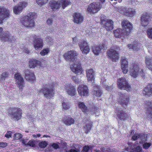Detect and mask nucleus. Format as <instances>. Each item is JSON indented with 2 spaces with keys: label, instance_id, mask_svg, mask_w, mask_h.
Returning a JSON list of instances; mask_svg holds the SVG:
<instances>
[{
  "label": "nucleus",
  "instance_id": "obj_9",
  "mask_svg": "<svg viewBox=\"0 0 152 152\" xmlns=\"http://www.w3.org/2000/svg\"><path fill=\"white\" fill-rule=\"evenodd\" d=\"M79 47L82 53L87 54L90 51L88 44L86 39H82L78 43Z\"/></svg>",
  "mask_w": 152,
  "mask_h": 152
},
{
  "label": "nucleus",
  "instance_id": "obj_48",
  "mask_svg": "<svg viewBox=\"0 0 152 152\" xmlns=\"http://www.w3.org/2000/svg\"><path fill=\"white\" fill-rule=\"evenodd\" d=\"M37 0L36 2L37 4L39 6H42L43 4L46 3L48 1V0Z\"/></svg>",
  "mask_w": 152,
  "mask_h": 152
},
{
  "label": "nucleus",
  "instance_id": "obj_38",
  "mask_svg": "<svg viewBox=\"0 0 152 152\" xmlns=\"http://www.w3.org/2000/svg\"><path fill=\"white\" fill-rule=\"evenodd\" d=\"M77 104L79 108H80L83 112L86 113L87 108L84 102H78Z\"/></svg>",
  "mask_w": 152,
  "mask_h": 152
},
{
  "label": "nucleus",
  "instance_id": "obj_37",
  "mask_svg": "<svg viewBox=\"0 0 152 152\" xmlns=\"http://www.w3.org/2000/svg\"><path fill=\"white\" fill-rule=\"evenodd\" d=\"M91 126V122L89 121L86 122V124L84 125L83 128V130L86 133H88L90 131Z\"/></svg>",
  "mask_w": 152,
  "mask_h": 152
},
{
  "label": "nucleus",
  "instance_id": "obj_55",
  "mask_svg": "<svg viewBox=\"0 0 152 152\" xmlns=\"http://www.w3.org/2000/svg\"><path fill=\"white\" fill-rule=\"evenodd\" d=\"M90 147L88 146H86L84 147L83 149L82 152H88V151L90 149Z\"/></svg>",
  "mask_w": 152,
  "mask_h": 152
},
{
  "label": "nucleus",
  "instance_id": "obj_3",
  "mask_svg": "<svg viewBox=\"0 0 152 152\" xmlns=\"http://www.w3.org/2000/svg\"><path fill=\"white\" fill-rule=\"evenodd\" d=\"M71 4V2L69 0H61L60 1H51L50 3L51 8L53 10H55L58 9L61 6L63 9L69 5Z\"/></svg>",
  "mask_w": 152,
  "mask_h": 152
},
{
  "label": "nucleus",
  "instance_id": "obj_2",
  "mask_svg": "<svg viewBox=\"0 0 152 152\" xmlns=\"http://www.w3.org/2000/svg\"><path fill=\"white\" fill-rule=\"evenodd\" d=\"M34 12H29L27 15H22L20 18V22L25 27L32 28L34 26V23L33 19L36 16Z\"/></svg>",
  "mask_w": 152,
  "mask_h": 152
},
{
  "label": "nucleus",
  "instance_id": "obj_13",
  "mask_svg": "<svg viewBox=\"0 0 152 152\" xmlns=\"http://www.w3.org/2000/svg\"><path fill=\"white\" fill-rule=\"evenodd\" d=\"M10 15V11L7 9L3 7H0V23L6 19Z\"/></svg>",
  "mask_w": 152,
  "mask_h": 152
},
{
  "label": "nucleus",
  "instance_id": "obj_28",
  "mask_svg": "<svg viewBox=\"0 0 152 152\" xmlns=\"http://www.w3.org/2000/svg\"><path fill=\"white\" fill-rule=\"evenodd\" d=\"M146 108L147 109L146 114L148 117H152V101H146L145 103Z\"/></svg>",
  "mask_w": 152,
  "mask_h": 152
},
{
  "label": "nucleus",
  "instance_id": "obj_51",
  "mask_svg": "<svg viewBox=\"0 0 152 152\" xmlns=\"http://www.w3.org/2000/svg\"><path fill=\"white\" fill-rule=\"evenodd\" d=\"M47 143L46 142H42L39 143V146L42 148H45L47 145Z\"/></svg>",
  "mask_w": 152,
  "mask_h": 152
},
{
  "label": "nucleus",
  "instance_id": "obj_30",
  "mask_svg": "<svg viewBox=\"0 0 152 152\" xmlns=\"http://www.w3.org/2000/svg\"><path fill=\"white\" fill-rule=\"evenodd\" d=\"M144 96L147 97L152 95V84H149L145 87L142 92Z\"/></svg>",
  "mask_w": 152,
  "mask_h": 152
},
{
  "label": "nucleus",
  "instance_id": "obj_46",
  "mask_svg": "<svg viewBox=\"0 0 152 152\" xmlns=\"http://www.w3.org/2000/svg\"><path fill=\"white\" fill-rule=\"evenodd\" d=\"M152 145L150 142H145L143 145V148L145 149H148Z\"/></svg>",
  "mask_w": 152,
  "mask_h": 152
},
{
  "label": "nucleus",
  "instance_id": "obj_44",
  "mask_svg": "<svg viewBox=\"0 0 152 152\" xmlns=\"http://www.w3.org/2000/svg\"><path fill=\"white\" fill-rule=\"evenodd\" d=\"M147 37L150 39H152V28H149L146 31Z\"/></svg>",
  "mask_w": 152,
  "mask_h": 152
},
{
  "label": "nucleus",
  "instance_id": "obj_17",
  "mask_svg": "<svg viewBox=\"0 0 152 152\" xmlns=\"http://www.w3.org/2000/svg\"><path fill=\"white\" fill-rule=\"evenodd\" d=\"M42 91L46 98L50 99L53 97L54 93L53 89L50 87H44Z\"/></svg>",
  "mask_w": 152,
  "mask_h": 152
},
{
  "label": "nucleus",
  "instance_id": "obj_58",
  "mask_svg": "<svg viewBox=\"0 0 152 152\" xmlns=\"http://www.w3.org/2000/svg\"><path fill=\"white\" fill-rule=\"evenodd\" d=\"M33 137L34 138H36L37 137H39L41 136V134H34L32 135Z\"/></svg>",
  "mask_w": 152,
  "mask_h": 152
},
{
  "label": "nucleus",
  "instance_id": "obj_29",
  "mask_svg": "<svg viewBox=\"0 0 152 152\" xmlns=\"http://www.w3.org/2000/svg\"><path fill=\"white\" fill-rule=\"evenodd\" d=\"M73 21L74 23L78 24L83 21V17L80 13H75L73 15Z\"/></svg>",
  "mask_w": 152,
  "mask_h": 152
},
{
  "label": "nucleus",
  "instance_id": "obj_57",
  "mask_svg": "<svg viewBox=\"0 0 152 152\" xmlns=\"http://www.w3.org/2000/svg\"><path fill=\"white\" fill-rule=\"evenodd\" d=\"M53 21L52 19L49 18L47 20V23L49 25H51Z\"/></svg>",
  "mask_w": 152,
  "mask_h": 152
},
{
  "label": "nucleus",
  "instance_id": "obj_26",
  "mask_svg": "<svg viewBox=\"0 0 152 152\" xmlns=\"http://www.w3.org/2000/svg\"><path fill=\"white\" fill-rule=\"evenodd\" d=\"M116 113L117 116L120 120L123 121L128 120L130 118L129 114L125 112L120 111L117 112Z\"/></svg>",
  "mask_w": 152,
  "mask_h": 152
},
{
  "label": "nucleus",
  "instance_id": "obj_52",
  "mask_svg": "<svg viewBox=\"0 0 152 152\" xmlns=\"http://www.w3.org/2000/svg\"><path fill=\"white\" fill-rule=\"evenodd\" d=\"M50 146L54 149H56L58 148L59 146L58 143H54L51 144Z\"/></svg>",
  "mask_w": 152,
  "mask_h": 152
},
{
  "label": "nucleus",
  "instance_id": "obj_1",
  "mask_svg": "<svg viewBox=\"0 0 152 152\" xmlns=\"http://www.w3.org/2000/svg\"><path fill=\"white\" fill-rule=\"evenodd\" d=\"M121 25L123 28V31L121 28H118L113 31V34L116 38H121L123 40L124 36H128L129 35L132 28V24L127 20H123Z\"/></svg>",
  "mask_w": 152,
  "mask_h": 152
},
{
  "label": "nucleus",
  "instance_id": "obj_49",
  "mask_svg": "<svg viewBox=\"0 0 152 152\" xmlns=\"http://www.w3.org/2000/svg\"><path fill=\"white\" fill-rule=\"evenodd\" d=\"M72 78L73 80L75 83L77 84H79L81 82V80L78 79L76 76H72Z\"/></svg>",
  "mask_w": 152,
  "mask_h": 152
},
{
  "label": "nucleus",
  "instance_id": "obj_42",
  "mask_svg": "<svg viewBox=\"0 0 152 152\" xmlns=\"http://www.w3.org/2000/svg\"><path fill=\"white\" fill-rule=\"evenodd\" d=\"M50 50L49 48H44L40 52V54L42 56L47 55L50 53Z\"/></svg>",
  "mask_w": 152,
  "mask_h": 152
},
{
  "label": "nucleus",
  "instance_id": "obj_63",
  "mask_svg": "<svg viewBox=\"0 0 152 152\" xmlns=\"http://www.w3.org/2000/svg\"><path fill=\"white\" fill-rule=\"evenodd\" d=\"M106 89L108 91H110L112 90L110 86L107 87L106 88Z\"/></svg>",
  "mask_w": 152,
  "mask_h": 152
},
{
  "label": "nucleus",
  "instance_id": "obj_4",
  "mask_svg": "<svg viewBox=\"0 0 152 152\" xmlns=\"http://www.w3.org/2000/svg\"><path fill=\"white\" fill-rule=\"evenodd\" d=\"M129 72L130 75L134 78H135L140 75L143 77H144L145 73L142 69L139 68V65L134 64H132L129 67Z\"/></svg>",
  "mask_w": 152,
  "mask_h": 152
},
{
  "label": "nucleus",
  "instance_id": "obj_45",
  "mask_svg": "<svg viewBox=\"0 0 152 152\" xmlns=\"http://www.w3.org/2000/svg\"><path fill=\"white\" fill-rule=\"evenodd\" d=\"M8 73L7 72H4L2 73L0 78V81H1L4 80L5 77H8Z\"/></svg>",
  "mask_w": 152,
  "mask_h": 152
},
{
  "label": "nucleus",
  "instance_id": "obj_8",
  "mask_svg": "<svg viewBox=\"0 0 152 152\" xmlns=\"http://www.w3.org/2000/svg\"><path fill=\"white\" fill-rule=\"evenodd\" d=\"M102 5L99 3L94 2L90 4L86 12L88 13L94 14L99 11L102 7Z\"/></svg>",
  "mask_w": 152,
  "mask_h": 152
},
{
  "label": "nucleus",
  "instance_id": "obj_32",
  "mask_svg": "<svg viewBox=\"0 0 152 152\" xmlns=\"http://www.w3.org/2000/svg\"><path fill=\"white\" fill-rule=\"evenodd\" d=\"M26 79L32 83L34 82L36 79L34 73L32 72H29L25 74Z\"/></svg>",
  "mask_w": 152,
  "mask_h": 152
},
{
  "label": "nucleus",
  "instance_id": "obj_20",
  "mask_svg": "<svg viewBox=\"0 0 152 152\" xmlns=\"http://www.w3.org/2000/svg\"><path fill=\"white\" fill-rule=\"evenodd\" d=\"M105 45L103 43H101L99 45H94L92 47V51L96 56L98 55L102 52L103 49H104Z\"/></svg>",
  "mask_w": 152,
  "mask_h": 152
},
{
  "label": "nucleus",
  "instance_id": "obj_14",
  "mask_svg": "<svg viewBox=\"0 0 152 152\" xmlns=\"http://www.w3.org/2000/svg\"><path fill=\"white\" fill-rule=\"evenodd\" d=\"M33 37L34 39L33 41V45L35 49L38 50L42 49L43 46L42 39L37 35H34Z\"/></svg>",
  "mask_w": 152,
  "mask_h": 152
},
{
  "label": "nucleus",
  "instance_id": "obj_34",
  "mask_svg": "<svg viewBox=\"0 0 152 152\" xmlns=\"http://www.w3.org/2000/svg\"><path fill=\"white\" fill-rule=\"evenodd\" d=\"M40 64V61L33 58L31 59L29 61V66L30 68H34Z\"/></svg>",
  "mask_w": 152,
  "mask_h": 152
},
{
  "label": "nucleus",
  "instance_id": "obj_35",
  "mask_svg": "<svg viewBox=\"0 0 152 152\" xmlns=\"http://www.w3.org/2000/svg\"><path fill=\"white\" fill-rule=\"evenodd\" d=\"M94 89L93 93L94 96L97 98L100 97L102 95V92L99 88V87L95 84L94 86Z\"/></svg>",
  "mask_w": 152,
  "mask_h": 152
},
{
  "label": "nucleus",
  "instance_id": "obj_53",
  "mask_svg": "<svg viewBox=\"0 0 152 152\" xmlns=\"http://www.w3.org/2000/svg\"><path fill=\"white\" fill-rule=\"evenodd\" d=\"M5 137L7 138H10L12 137V132L11 131H7L5 135Z\"/></svg>",
  "mask_w": 152,
  "mask_h": 152
},
{
  "label": "nucleus",
  "instance_id": "obj_6",
  "mask_svg": "<svg viewBox=\"0 0 152 152\" xmlns=\"http://www.w3.org/2000/svg\"><path fill=\"white\" fill-rule=\"evenodd\" d=\"M78 54L74 50L68 51L63 55L64 58L66 61L74 62L78 61L77 56Z\"/></svg>",
  "mask_w": 152,
  "mask_h": 152
},
{
  "label": "nucleus",
  "instance_id": "obj_27",
  "mask_svg": "<svg viewBox=\"0 0 152 152\" xmlns=\"http://www.w3.org/2000/svg\"><path fill=\"white\" fill-rule=\"evenodd\" d=\"M12 118L15 120H18L20 119L22 116L21 110L20 109H18L13 111L10 114Z\"/></svg>",
  "mask_w": 152,
  "mask_h": 152
},
{
  "label": "nucleus",
  "instance_id": "obj_39",
  "mask_svg": "<svg viewBox=\"0 0 152 152\" xmlns=\"http://www.w3.org/2000/svg\"><path fill=\"white\" fill-rule=\"evenodd\" d=\"M35 141L34 140H30L28 142L24 140H22V143L23 145L26 146L29 145L31 147L35 146Z\"/></svg>",
  "mask_w": 152,
  "mask_h": 152
},
{
  "label": "nucleus",
  "instance_id": "obj_41",
  "mask_svg": "<svg viewBox=\"0 0 152 152\" xmlns=\"http://www.w3.org/2000/svg\"><path fill=\"white\" fill-rule=\"evenodd\" d=\"M22 10L20 6H15L13 9V12L15 14H18L20 13Z\"/></svg>",
  "mask_w": 152,
  "mask_h": 152
},
{
  "label": "nucleus",
  "instance_id": "obj_36",
  "mask_svg": "<svg viewBox=\"0 0 152 152\" xmlns=\"http://www.w3.org/2000/svg\"><path fill=\"white\" fill-rule=\"evenodd\" d=\"M152 58L149 56L145 57V64L147 67L151 71H152Z\"/></svg>",
  "mask_w": 152,
  "mask_h": 152
},
{
  "label": "nucleus",
  "instance_id": "obj_61",
  "mask_svg": "<svg viewBox=\"0 0 152 152\" xmlns=\"http://www.w3.org/2000/svg\"><path fill=\"white\" fill-rule=\"evenodd\" d=\"M77 41V38L76 37H75L73 38V41L74 42L76 43Z\"/></svg>",
  "mask_w": 152,
  "mask_h": 152
},
{
  "label": "nucleus",
  "instance_id": "obj_31",
  "mask_svg": "<svg viewBox=\"0 0 152 152\" xmlns=\"http://www.w3.org/2000/svg\"><path fill=\"white\" fill-rule=\"evenodd\" d=\"M61 102L63 110H66L70 108L71 105L67 98H63L61 100Z\"/></svg>",
  "mask_w": 152,
  "mask_h": 152
},
{
  "label": "nucleus",
  "instance_id": "obj_62",
  "mask_svg": "<svg viewBox=\"0 0 152 152\" xmlns=\"http://www.w3.org/2000/svg\"><path fill=\"white\" fill-rule=\"evenodd\" d=\"M24 51L25 52L27 53H29V50H28V49H27V48H25L24 50Z\"/></svg>",
  "mask_w": 152,
  "mask_h": 152
},
{
  "label": "nucleus",
  "instance_id": "obj_15",
  "mask_svg": "<svg viewBox=\"0 0 152 152\" xmlns=\"http://www.w3.org/2000/svg\"><path fill=\"white\" fill-rule=\"evenodd\" d=\"M129 96L127 94H123L120 96L118 102L123 106H126L129 103Z\"/></svg>",
  "mask_w": 152,
  "mask_h": 152
},
{
  "label": "nucleus",
  "instance_id": "obj_16",
  "mask_svg": "<svg viewBox=\"0 0 152 152\" xmlns=\"http://www.w3.org/2000/svg\"><path fill=\"white\" fill-rule=\"evenodd\" d=\"M65 89L67 94L71 96H74L77 94L75 86L69 84L67 85L65 87Z\"/></svg>",
  "mask_w": 152,
  "mask_h": 152
},
{
  "label": "nucleus",
  "instance_id": "obj_64",
  "mask_svg": "<svg viewBox=\"0 0 152 152\" xmlns=\"http://www.w3.org/2000/svg\"><path fill=\"white\" fill-rule=\"evenodd\" d=\"M127 151H131V152H133L134 151H133V150L132 149V150H129V148H127L126 150Z\"/></svg>",
  "mask_w": 152,
  "mask_h": 152
},
{
  "label": "nucleus",
  "instance_id": "obj_50",
  "mask_svg": "<svg viewBox=\"0 0 152 152\" xmlns=\"http://www.w3.org/2000/svg\"><path fill=\"white\" fill-rule=\"evenodd\" d=\"M22 137V135L19 133H16L14 135V139L15 140H18Z\"/></svg>",
  "mask_w": 152,
  "mask_h": 152
},
{
  "label": "nucleus",
  "instance_id": "obj_12",
  "mask_svg": "<svg viewBox=\"0 0 152 152\" xmlns=\"http://www.w3.org/2000/svg\"><path fill=\"white\" fill-rule=\"evenodd\" d=\"M77 91L78 94L82 97L88 95L89 90L88 87L86 85L83 84L79 85L77 87Z\"/></svg>",
  "mask_w": 152,
  "mask_h": 152
},
{
  "label": "nucleus",
  "instance_id": "obj_22",
  "mask_svg": "<svg viewBox=\"0 0 152 152\" xmlns=\"http://www.w3.org/2000/svg\"><path fill=\"white\" fill-rule=\"evenodd\" d=\"M102 24L107 30H111L113 28V22L111 20L107 19L102 20L101 19Z\"/></svg>",
  "mask_w": 152,
  "mask_h": 152
},
{
  "label": "nucleus",
  "instance_id": "obj_56",
  "mask_svg": "<svg viewBox=\"0 0 152 152\" xmlns=\"http://www.w3.org/2000/svg\"><path fill=\"white\" fill-rule=\"evenodd\" d=\"M7 145V143L6 142H0V148H4Z\"/></svg>",
  "mask_w": 152,
  "mask_h": 152
},
{
  "label": "nucleus",
  "instance_id": "obj_18",
  "mask_svg": "<svg viewBox=\"0 0 152 152\" xmlns=\"http://www.w3.org/2000/svg\"><path fill=\"white\" fill-rule=\"evenodd\" d=\"M127 47L130 50L134 51H138L141 49L142 46L141 43L135 40L131 44L127 45Z\"/></svg>",
  "mask_w": 152,
  "mask_h": 152
},
{
  "label": "nucleus",
  "instance_id": "obj_10",
  "mask_svg": "<svg viewBox=\"0 0 152 152\" xmlns=\"http://www.w3.org/2000/svg\"><path fill=\"white\" fill-rule=\"evenodd\" d=\"M118 11L126 15L132 17L135 14V10L132 8H125L120 6Z\"/></svg>",
  "mask_w": 152,
  "mask_h": 152
},
{
  "label": "nucleus",
  "instance_id": "obj_59",
  "mask_svg": "<svg viewBox=\"0 0 152 152\" xmlns=\"http://www.w3.org/2000/svg\"><path fill=\"white\" fill-rule=\"evenodd\" d=\"M47 42H51L52 40V39L50 37H47L46 39Z\"/></svg>",
  "mask_w": 152,
  "mask_h": 152
},
{
  "label": "nucleus",
  "instance_id": "obj_54",
  "mask_svg": "<svg viewBox=\"0 0 152 152\" xmlns=\"http://www.w3.org/2000/svg\"><path fill=\"white\" fill-rule=\"evenodd\" d=\"M142 151V147L139 146H137L135 148V151L136 152H141Z\"/></svg>",
  "mask_w": 152,
  "mask_h": 152
},
{
  "label": "nucleus",
  "instance_id": "obj_25",
  "mask_svg": "<svg viewBox=\"0 0 152 152\" xmlns=\"http://www.w3.org/2000/svg\"><path fill=\"white\" fill-rule=\"evenodd\" d=\"M150 20V18L147 13L144 14L141 18V25L144 27L147 26L149 23Z\"/></svg>",
  "mask_w": 152,
  "mask_h": 152
},
{
  "label": "nucleus",
  "instance_id": "obj_5",
  "mask_svg": "<svg viewBox=\"0 0 152 152\" xmlns=\"http://www.w3.org/2000/svg\"><path fill=\"white\" fill-rule=\"evenodd\" d=\"M117 84L118 88L121 89L126 90L128 92L131 91V87L124 77L120 78L117 80Z\"/></svg>",
  "mask_w": 152,
  "mask_h": 152
},
{
  "label": "nucleus",
  "instance_id": "obj_11",
  "mask_svg": "<svg viewBox=\"0 0 152 152\" xmlns=\"http://www.w3.org/2000/svg\"><path fill=\"white\" fill-rule=\"evenodd\" d=\"M14 78L20 90L21 91L25 86L24 81L23 77L19 73L17 72L15 74Z\"/></svg>",
  "mask_w": 152,
  "mask_h": 152
},
{
  "label": "nucleus",
  "instance_id": "obj_33",
  "mask_svg": "<svg viewBox=\"0 0 152 152\" xmlns=\"http://www.w3.org/2000/svg\"><path fill=\"white\" fill-rule=\"evenodd\" d=\"M132 138L134 140L139 138L140 140H141V141L140 142V143H142L143 142L147 140L146 138L145 137V135L142 136H140V134H136L133 136L132 137Z\"/></svg>",
  "mask_w": 152,
  "mask_h": 152
},
{
  "label": "nucleus",
  "instance_id": "obj_60",
  "mask_svg": "<svg viewBox=\"0 0 152 152\" xmlns=\"http://www.w3.org/2000/svg\"><path fill=\"white\" fill-rule=\"evenodd\" d=\"M61 144L62 145V146H63V147L64 148H65L67 147L66 146V143L65 142H61Z\"/></svg>",
  "mask_w": 152,
  "mask_h": 152
},
{
  "label": "nucleus",
  "instance_id": "obj_24",
  "mask_svg": "<svg viewBox=\"0 0 152 152\" xmlns=\"http://www.w3.org/2000/svg\"><path fill=\"white\" fill-rule=\"evenodd\" d=\"M12 39L15 40V39H14L12 36L10 35V32H5L0 35V39L2 42L12 41Z\"/></svg>",
  "mask_w": 152,
  "mask_h": 152
},
{
  "label": "nucleus",
  "instance_id": "obj_43",
  "mask_svg": "<svg viewBox=\"0 0 152 152\" xmlns=\"http://www.w3.org/2000/svg\"><path fill=\"white\" fill-rule=\"evenodd\" d=\"M73 146L75 147V149L73 148L68 151V152H80V147H78V145L77 144H74L73 145Z\"/></svg>",
  "mask_w": 152,
  "mask_h": 152
},
{
  "label": "nucleus",
  "instance_id": "obj_21",
  "mask_svg": "<svg viewBox=\"0 0 152 152\" xmlns=\"http://www.w3.org/2000/svg\"><path fill=\"white\" fill-rule=\"evenodd\" d=\"M121 67L122 72L126 74L128 72V62L125 57H122L121 61Z\"/></svg>",
  "mask_w": 152,
  "mask_h": 152
},
{
  "label": "nucleus",
  "instance_id": "obj_40",
  "mask_svg": "<svg viewBox=\"0 0 152 152\" xmlns=\"http://www.w3.org/2000/svg\"><path fill=\"white\" fill-rule=\"evenodd\" d=\"M64 123L67 125H70L74 123V121L73 118L69 117L67 118H64Z\"/></svg>",
  "mask_w": 152,
  "mask_h": 152
},
{
  "label": "nucleus",
  "instance_id": "obj_47",
  "mask_svg": "<svg viewBox=\"0 0 152 152\" xmlns=\"http://www.w3.org/2000/svg\"><path fill=\"white\" fill-rule=\"evenodd\" d=\"M28 5V3L27 2H20L19 4V6H20L22 10L25 8Z\"/></svg>",
  "mask_w": 152,
  "mask_h": 152
},
{
  "label": "nucleus",
  "instance_id": "obj_19",
  "mask_svg": "<svg viewBox=\"0 0 152 152\" xmlns=\"http://www.w3.org/2000/svg\"><path fill=\"white\" fill-rule=\"evenodd\" d=\"M108 56L113 61H116L119 58V55L115 50L110 49L107 52Z\"/></svg>",
  "mask_w": 152,
  "mask_h": 152
},
{
  "label": "nucleus",
  "instance_id": "obj_7",
  "mask_svg": "<svg viewBox=\"0 0 152 152\" xmlns=\"http://www.w3.org/2000/svg\"><path fill=\"white\" fill-rule=\"evenodd\" d=\"M70 68L72 71L75 74L80 75L84 73V70L82 68L81 63L77 61L71 64Z\"/></svg>",
  "mask_w": 152,
  "mask_h": 152
},
{
  "label": "nucleus",
  "instance_id": "obj_23",
  "mask_svg": "<svg viewBox=\"0 0 152 152\" xmlns=\"http://www.w3.org/2000/svg\"><path fill=\"white\" fill-rule=\"evenodd\" d=\"M86 77L88 82L93 83L94 80L95 72L93 69H89L86 70Z\"/></svg>",
  "mask_w": 152,
  "mask_h": 152
}]
</instances>
